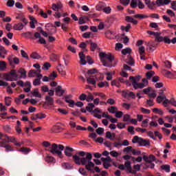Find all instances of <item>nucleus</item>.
Wrapping results in <instances>:
<instances>
[{"label":"nucleus","instance_id":"obj_34","mask_svg":"<svg viewBox=\"0 0 176 176\" xmlns=\"http://www.w3.org/2000/svg\"><path fill=\"white\" fill-rule=\"evenodd\" d=\"M118 111V107H110L108 108V111L113 114L117 113Z\"/></svg>","mask_w":176,"mask_h":176},{"label":"nucleus","instance_id":"obj_28","mask_svg":"<svg viewBox=\"0 0 176 176\" xmlns=\"http://www.w3.org/2000/svg\"><path fill=\"white\" fill-rule=\"evenodd\" d=\"M8 60H9V63H10V65H12V64H16V65H18L19 64V58H13L12 60L11 59V58H8Z\"/></svg>","mask_w":176,"mask_h":176},{"label":"nucleus","instance_id":"obj_3","mask_svg":"<svg viewBox=\"0 0 176 176\" xmlns=\"http://www.w3.org/2000/svg\"><path fill=\"white\" fill-rule=\"evenodd\" d=\"M100 60L103 65L106 67H113L115 65L113 64L114 61V56L111 54H107L104 52H100L99 54Z\"/></svg>","mask_w":176,"mask_h":176},{"label":"nucleus","instance_id":"obj_49","mask_svg":"<svg viewBox=\"0 0 176 176\" xmlns=\"http://www.w3.org/2000/svg\"><path fill=\"white\" fill-rule=\"evenodd\" d=\"M153 113H157V114H159L160 116H162L163 113H164V112H163L162 110L159 109H157V108H154V109H153Z\"/></svg>","mask_w":176,"mask_h":176},{"label":"nucleus","instance_id":"obj_40","mask_svg":"<svg viewBox=\"0 0 176 176\" xmlns=\"http://www.w3.org/2000/svg\"><path fill=\"white\" fill-rule=\"evenodd\" d=\"M30 57L36 60H38L41 58V56L36 52H33L32 54H30Z\"/></svg>","mask_w":176,"mask_h":176},{"label":"nucleus","instance_id":"obj_47","mask_svg":"<svg viewBox=\"0 0 176 176\" xmlns=\"http://www.w3.org/2000/svg\"><path fill=\"white\" fill-rule=\"evenodd\" d=\"M78 172L80 173V175L87 176L88 173H87V170L84 168H80L78 170Z\"/></svg>","mask_w":176,"mask_h":176},{"label":"nucleus","instance_id":"obj_59","mask_svg":"<svg viewBox=\"0 0 176 176\" xmlns=\"http://www.w3.org/2000/svg\"><path fill=\"white\" fill-rule=\"evenodd\" d=\"M126 64L129 65L130 66H133L135 65V61H133L131 56H129V59L128 61H126Z\"/></svg>","mask_w":176,"mask_h":176},{"label":"nucleus","instance_id":"obj_31","mask_svg":"<svg viewBox=\"0 0 176 176\" xmlns=\"http://www.w3.org/2000/svg\"><path fill=\"white\" fill-rule=\"evenodd\" d=\"M65 98H66L65 102L69 104V107L71 108H74V106L75 105L74 101L73 100H67V98H69V96H65Z\"/></svg>","mask_w":176,"mask_h":176},{"label":"nucleus","instance_id":"obj_18","mask_svg":"<svg viewBox=\"0 0 176 176\" xmlns=\"http://www.w3.org/2000/svg\"><path fill=\"white\" fill-rule=\"evenodd\" d=\"M140 79H141V76H131L129 77V80H131V82H132V85L135 84V83L139 82Z\"/></svg>","mask_w":176,"mask_h":176},{"label":"nucleus","instance_id":"obj_43","mask_svg":"<svg viewBox=\"0 0 176 176\" xmlns=\"http://www.w3.org/2000/svg\"><path fill=\"white\" fill-rule=\"evenodd\" d=\"M21 56L25 58L26 60H30V58L28 57V54L23 50H21Z\"/></svg>","mask_w":176,"mask_h":176},{"label":"nucleus","instance_id":"obj_55","mask_svg":"<svg viewBox=\"0 0 176 176\" xmlns=\"http://www.w3.org/2000/svg\"><path fill=\"white\" fill-rule=\"evenodd\" d=\"M140 111H142V113L148 115L151 113V111L148 109H146L144 107H140Z\"/></svg>","mask_w":176,"mask_h":176},{"label":"nucleus","instance_id":"obj_15","mask_svg":"<svg viewBox=\"0 0 176 176\" xmlns=\"http://www.w3.org/2000/svg\"><path fill=\"white\" fill-rule=\"evenodd\" d=\"M119 82H122V83H124V80L122 77H120L118 78V80H114L112 81L111 82V85H114L116 86L117 87H119Z\"/></svg>","mask_w":176,"mask_h":176},{"label":"nucleus","instance_id":"obj_38","mask_svg":"<svg viewBox=\"0 0 176 176\" xmlns=\"http://www.w3.org/2000/svg\"><path fill=\"white\" fill-rule=\"evenodd\" d=\"M162 170H165L166 173H170V166L169 165H162L161 166Z\"/></svg>","mask_w":176,"mask_h":176},{"label":"nucleus","instance_id":"obj_64","mask_svg":"<svg viewBox=\"0 0 176 176\" xmlns=\"http://www.w3.org/2000/svg\"><path fill=\"white\" fill-rule=\"evenodd\" d=\"M54 157H52V156H47V157H45V162H46L50 163V162H54Z\"/></svg>","mask_w":176,"mask_h":176},{"label":"nucleus","instance_id":"obj_30","mask_svg":"<svg viewBox=\"0 0 176 176\" xmlns=\"http://www.w3.org/2000/svg\"><path fill=\"white\" fill-rule=\"evenodd\" d=\"M134 18L135 19H139L140 20L142 19H148V16L144 14H137L134 15Z\"/></svg>","mask_w":176,"mask_h":176},{"label":"nucleus","instance_id":"obj_8","mask_svg":"<svg viewBox=\"0 0 176 176\" xmlns=\"http://www.w3.org/2000/svg\"><path fill=\"white\" fill-rule=\"evenodd\" d=\"M4 142L6 143H14V145L21 147L22 146V144H23V142H18L14 137H9L7 135H5Z\"/></svg>","mask_w":176,"mask_h":176},{"label":"nucleus","instance_id":"obj_44","mask_svg":"<svg viewBox=\"0 0 176 176\" xmlns=\"http://www.w3.org/2000/svg\"><path fill=\"white\" fill-rule=\"evenodd\" d=\"M151 90H152V87H149L141 91L140 93L144 94L145 95H148L151 91Z\"/></svg>","mask_w":176,"mask_h":176},{"label":"nucleus","instance_id":"obj_23","mask_svg":"<svg viewBox=\"0 0 176 176\" xmlns=\"http://www.w3.org/2000/svg\"><path fill=\"white\" fill-rule=\"evenodd\" d=\"M24 26L25 25L23 23H19L14 25L13 28H14V30H15L16 31H21L23 29Z\"/></svg>","mask_w":176,"mask_h":176},{"label":"nucleus","instance_id":"obj_21","mask_svg":"<svg viewBox=\"0 0 176 176\" xmlns=\"http://www.w3.org/2000/svg\"><path fill=\"white\" fill-rule=\"evenodd\" d=\"M88 21H89V18L87 16H80L79 18L78 24L79 25L85 24Z\"/></svg>","mask_w":176,"mask_h":176},{"label":"nucleus","instance_id":"obj_39","mask_svg":"<svg viewBox=\"0 0 176 176\" xmlns=\"http://www.w3.org/2000/svg\"><path fill=\"white\" fill-rule=\"evenodd\" d=\"M32 95L34 97L41 98V94H39L38 89H34V91L32 92Z\"/></svg>","mask_w":176,"mask_h":176},{"label":"nucleus","instance_id":"obj_29","mask_svg":"<svg viewBox=\"0 0 176 176\" xmlns=\"http://www.w3.org/2000/svg\"><path fill=\"white\" fill-rule=\"evenodd\" d=\"M63 168L65 170H71L73 168V166L69 162H65L62 164Z\"/></svg>","mask_w":176,"mask_h":176},{"label":"nucleus","instance_id":"obj_53","mask_svg":"<svg viewBox=\"0 0 176 176\" xmlns=\"http://www.w3.org/2000/svg\"><path fill=\"white\" fill-rule=\"evenodd\" d=\"M14 6V0H8L7 2V6L9 8H12Z\"/></svg>","mask_w":176,"mask_h":176},{"label":"nucleus","instance_id":"obj_13","mask_svg":"<svg viewBox=\"0 0 176 176\" xmlns=\"http://www.w3.org/2000/svg\"><path fill=\"white\" fill-rule=\"evenodd\" d=\"M79 58L80 65H85L87 64V61L85 60V54L82 52H79Z\"/></svg>","mask_w":176,"mask_h":176},{"label":"nucleus","instance_id":"obj_25","mask_svg":"<svg viewBox=\"0 0 176 176\" xmlns=\"http://www.w3.org/2000/svg\"><path fill=\"white\" fill-rule=\"evenodd\" d=\"M125 21L127 22H129V23H132L134 25L138 24V21L136 19H133V18L132 16H126L125 17Z\"/></svg>","mask_w":176,"mask_h":176},{"label":"nucleus","instance_id":"obj_58","mask_svg":"<svg viewBox=\"0 0 176 176\" xmlns=\"http://www.w3.org/2000/svg\"><path fill=\"white\" fill-rule=\"evenodd\" d=\"M108 86H109V84L107 82L98 83V87H99L100 88H103L104 87H108Z\"/></svg>","mask_w":176,"mask_h":176},{"label":"nucleus","instance_id":"obj_12","mask_svg":"<svg viewBox=\"0 0 176 176\" xmlns=\"http://www.w3.org/2000/svg\"><path fill=\"white\" fill-rule=\"evenodd\" d=\"M170 3V0H157L156 1V4L158 7H161L164 5H169Z\"/></svg>","mask_w":176,"mask_h":176},{"label":"nucleus","instance_id":"obj_20","mask_svg":"<svg viewBox=\"0 0 176 176\" xmlns=\"http://www.w3.org/2000/svg\"><path fill=\"white\" fill-rule=\"evenodd\" d=\"M105 37L108 39H115V34L111 30H107L104 33Z\"/></svg>","mask_w":176,"mask_h":176},{"label":"nucleus","instance_id":"obj_5","mask_svg":"<svg viewBox=\"0 0 176 176\" xmlns=\"http://www.w3.org/2000/svg\"><path fill=\"white\" fill-rule=\"evenodd\" d=\"M133 144H138L142 147L150 146V142L148 139L140 138L138 135H135L132 140Z\"/></svg>","mask_w":176,"mask_h":176},{"label":"nucleus","instance_id":"obj_36","mask_svg":"<svg viewBox=\"0 0 176 176\" xmlns=\"http://www.w3.org/2000/svg\"><path fill=\"white\" fill-rule=\"evenodd\" d=\"M60 130H61V126L58 125H55L52 128V132L55 133L60 132Z\"/></svg>","mask_w":176,"mask_h":176},{"label":"nucleus","instance_id":"obj_14","mask_svg":"<svg viewBox=\"0 0 176 176\" xmlns=\"http://www.w3.org/2000/svg\"><path fill=\"white\" fill-rule=\"evenodd\" d=\"M6 142L1 141L0 142V147L5 148L6 151L9 152L13 151V148H12V146L10 145H5Z\"/></svg>","mask_w":176,"mask_h":176},{"label":"nucleus","instance_id":"obj_37","mask_svg":"<svg viewBox=\"0 0 176 176\" xmlns=\"http://www.w3.org/2000/svg\"><path fill=\"white\" fill-rule=\"evenodd\" d=\"M23 35L25 38H29L30 39H34V37L33 36V34L31 32H25V33L23 34Z\"/></svg>","mask_w":176,"mask_h":176},{"label":"nucleus","instance_id":"obj_42","mask_svg":"<svg viewBox=\"0 0 176 176\" xmlns=\"http://www.w3.org/2000/svg\"><path fill=\"white\" fill-rule=\"evenodd\" d=\"M154 74H155V72L153 71L148 72L146 74V78H147V80H150L151 78H152Z\"/></svg>","mask_w":176,"mask_h":176},{"label":"nucleus","instance_id":"obj_57","mask_svg":"<svg viewBox=\"0 0 176 176\" xmlns=\"http://www.w3.org/2000/svg\"><path fill=\"white\" fill-rule=\"evenodd\" d=\"M109 155H111L113 157L116 158L119 156V153L116 152V151H113L109 153Z\"/></svg>","mask_w":176,"mask_h":176},{"label":"nucleus","instance_id":"obj_50","mask_svg":"<svg viewBox=\"0 0 176 176\" xmlns=\"http://www.w3.org/2000/svg\"><path fill=\"white\" fill-rule=\"evenodd\" d=\"M5 103L7 106L11 105V98L9 96L5 97Z\"/></svg>","mask_w":176,"mask_h":176},{"label":"nucleus","instance_id":"obj_22","mask_svg":"<svg viewBox=\"0 0 176 176\" xmlns=\"http://www.w3.org/2000/svg\"><path fill=\"white\" fill-rule=\"evenodd\" d=\"M86 43L91 44L90 50L91 52H94L98 47V44L93 43L91 40L86 41Z\"/></svg>","mask_w":176,"mask_h":176},{"label":"nucleus","instance_id":"obj_4","mask_svg":"<svg viewBox=\"0 0 176 176\" xmlns=\"http://www.w3.org/2000/svg\"><path fill=\"white\" fill-rule=\"evenodd\" d=\"M64 145L54 143L50 148V152L52 153V155H58L59 158H63L62 151H64Z\"/></svg>","mask_w":176,"mask_h":176},{"label":"nucleus","instance_id":"obj_1","mask_svg":"<svg viewBox=\"0 0 176 176\" xmlns=\"http://www.w3.org/2000/svg\"><path fill=\"white\" fill-rule=\"evenodd\" d=\"M79 155H72V159L76 165H83L87 170L90 171L92 173H100V170L98 166L94 168V163L91 162L93 159V155L91 153H85L84 151H80ZM94 168V169H92Z\"/></svg>","mask_w":176,"mask_h":176},{"label":"nucleus","instance_id":"obj_56","mask_svg":"<svg viewBox=\"0 0 176 176\" xmlns=\"http://www.w3.org/2000/svg\"><path fill=\"white\" fill-rule=\"evenodd\" d=\"M149 98H155L157 97L156 91L153 90V93L147 94Z\"/></svg>","mask_w":176,"mask_h":176},{"label":"nucleus","instance_id":"obj_27","mask_svg":"<svg viewBox=\"0 0 176 176\" xmlns=\"http://www.w3.org/2000/svg\"><path fill=\"white\" fill-rule=\"evenodd\" d=\"M45 100H46L47 102L49 103V105H50V106L54 105V98L52 97L49 96H45Z\"/></svg>","mask_w":176,"mask_h":176},{"label":"nucleus","instance_id":"obj_45","mask_svg":"<svg viewBox=\"0 0 176 176\" xmlns=\"http://www.w3.org/2000/svg\"><path fill=\"white\" fill-rule=\"evenodd\" d=\"M148 122H149V120L148 119H145L144 120H143L142 122L141 126L144 127V128L148 127Z\"/></svg>","mask_w":176,"mask_h":176},{"label":"nucleus","instance_id":"obj_32","mask_svg":"<svg viewBox=\"0 0 176 176\" xmlns=\"http://www.w3.org/2000/svg\"><path fill=\"white\" fill-rule=\"evenodd\" d=\"M131 52H132V50L131 48L126 47L124 50H122V54L125 56L126 54H131Z\"/></svg>","mask_w":176,"mask_h":176},{"label":"nucleus","instance_id":"obj_10","mask_svg":"<svg viewBox=\"0 0 176 176\" xmlns=\"http://www.w3.org/2000/svg\"><path fill=\"white\" fill-rule=\"evenodd\" d=\"M41 70H34V69H30L28 73L29 78H35L37 75L40 74Z\"/></svg>","mask_w":176,"mask_h":176},{"label":"nucleus","instance_id":"obj_16","mask_svg":"<svg viewBox=\"0 0 176 176\" xmlns=\"http://www.w3.org/2000/svg\"><path fill=\"white\" fill-rule=\"evenodd\" d=\"M63 8V5L61 4V2H58L56 4L53 3L52 4V10L54 12H58Z\"/></svg>","mask_w":176,"mask_h":176},{"label":"nucleus","instance_id":"obj_63","mask_svg":"<svg viewBox=\"0 0 176 176\" xmlns=\"http://www.w3.org/2000/svg\"><path fill=\"white\" fill-rule=\"evenodd\" d=\"M36 117L38 118V120H42V119H45L46 117L45 114H43L42 113L36 114Z\"/></svg>","mask_w":176,"mask_h":176},{"label":"nucleus","instance_id":"obj_17","mask_svg":"<svg viewBox=\"0 0 176 176\" xmlns=\"http://www.w3.org/2000/svg\"><path fill=\"white\" fill-rule=\"evenodd\" d=\"M74 151V148H70L69 146H66V148L65 150V155L68 157H72V152Z\"/></svg>","mask_w":176,"mask_h":176},{"label":"nucleus","instance_id":"obj_6","mask_svg":"<svg viewBox=\"0 0 176 176\" xmlns=\"http://www.w3.org/2000/svg\"><path fill=\"white\" fill-rule=\"evenodd\" d=\"M103 80V77L98 75H92L87 78V81L88 84H91L93 85H96V82L102 81Z\"/></svg>","mask_w":176,"mask_h":176},{"label":"nucleus","instance_id":"obj_7","mask_svg":"<svg viewBox=\"0 0 176 176\" xmlns=\"http://www.w3.org/2000/svg\"><path fill=\"white\" fill-rule=\"evenodd\" d=\"M142 159L146 163H149V164L147 165V168H154L155 164L153 163H152L153 162H155V160L154 155H149V157H147L146 155H143Z\"/></svg>","mask_w":176,"mask_h":176},{"label":"nucleus","instance_id":"obj_9","mask_svg":"<svg viewBox=\"0 0 176 176\" xmlns=\"http://www.w3.org/2000/svg\"><path fill=\"white\" fill-rule=\"evenodd\" d=\"M55 93L56 96L61 97L65 92V89H62L61 86H57L56 88H55Z\"/></svg>","mask_w":176,"mask_h":176},{"label":"nucleus","instance_id":"obj_52","mask_svg":"<svg viewBox=\"0 0 176 176\" xmlns=\"http://www.w3.org/2000/svg\"><path fill=\"white\" fill-rule=\"evenodd\" d=\"M133 150V147L131 146H129L128 147L124 148L123 151L124 153H129V152H131Z\"/></svg>","mask_w":176,"mask_h":176},{"label":"nucleus","instance_id":"obj_35","mask_svg":"<svg viewBox=\"0 0 176 176\" xmlns=\"http://www.w3.org/2000/svg\"><path fill=\"white\" fill-rule=\"evenodd\" d=\"M19 151L22 152L23 153H24L25 155H28L31 149L29 148H26V147H22Z\"/></svg>","mask_w":176,"mask_h":176},{"label":"nucleus","instance_id":"obj_33","mask_svg":"<svg viewBox=\"0 0 176 176\" xmlns=\"http://www.w3.org/2000/svg\"><path fill=\"white\" fill-rule=\"evenodd\" d=\"M6 63L5 61H0V72L6 71Z\"/></svg>","mask_w":176,"mask_h":176},{"label":"nucleus","instance_id":"obj_2","mask_svg":"<svg viewBox=\"0 0 176 176\" xmlns=\"http://www.w3.org/2000/svg\"><path fill=\"white\" fill-rule=\"evenodd\" d=\"M3 77L8 82L16 81L18 79L26 78L27 72L23 68L18 70L12 69L9 73H4Z\"/></svg>","mask_w":176,"mask_h":176},{"label":"nucleus","instance_id":"obj_62","mask_svg":"<svg viewBox=\"0 0 176 176\" xmlns=\"http://www.w3.org/2000/svg\"><path fill=\"white\" fill-rule=\"evenodd\" d=\"M87 96L85 94H82L80 95L79 96V100L80 101H85V100H87Z\"/></svg>","mask_w":176,"mask_h":176},{"label":"nucleus","instance_id":"obj_26","mask_svg":"<svg viewBox=\"0 0 176 176\" xmlns=\"http://www.w3.org/2000/svg\"><path fill=\"white\" fill-rule=\"evenodd\" d=\"M129 96V98H132L133 99L135 98V93L132 92V91H126L124 93V98H126V96Z\"/></svg>","mask_w":176,"mask_h":176},{"label":"nucleus","instance_id":"obj_61","mask_svg":"<svg viewBox=\"0 0 176 176\" xmlns=\"http://www.w3.org/2000/svg\"><path fill=\"white\" fill-rule=\"evenodd\" d=\"M96 131L98 135H101L104 133V128H98Z\"/></svg>","mask_w":176,"mask_h":176},{"label":"nucleus","instance_id":"obj_48","mask_svg":"<svg viewBox=\"0 0 176 176\" xmlns=\"http://www.w3.org/2000/svg\"><path fill=\"white\" fill-rule=\"evenodd\" d=\"M95 107V104L94 103H88V107H86V109L88 112L92 111Z\"/></svg>","mask_w":176,"mask_h":176},{"label":"nucleus","instance_id":"obj_24","mask_svg":"<svg viewBox=\"0 0 176 176\" xmlns=\"http://www.w3.org/2000/svg\"><path fill=\"white\" fill-rule=\"evenodd\" d=\"M105 8V3L103 2H99V3L97 4L96 6V10L101 12L104 8Z\"/></svg>","mask_w":176,"mask_h":176},{"label":"nucleus","instance_id":"obj_51","mask_svg":"<svg viewBox=\"0 0 176 176\" xmlns=\"http://www.w3.org/2000/svg\"><path fill=\"white\" fill-rule=\"evenodd\" d=\"M51 67L50 63L46 62L42 67V69L43 70H48L49 68Z\"/></svg>","mask_w":176,"mask_h":176},{"label":"nucleus","instance_id":"obj_19","mask_svg":"<svg viewBox=\"0 0 176 176\" xmlns=\"http://www.w3.org/2000/svg\"><path fill=\"white\" fill-rule=\"evenodd\" d=\"M133 89H135V90H137L138 89H144L146 85L144 82H136V83H133L132 84Z\"/></svg>","mask_w":176,"mask_h":176},{"label":"nucleus","instance_id":"obj_46","mask_svg":"<svg viewBox=\"0 0 176 176\" xmlns=\"http://www.w3.org/2000/svg\"><path fill=\"white\" fill-rule=\"evenodd\" d=\"M57 77V74L55 72H53L51 73L49 76L50 80H54V79Z\"/></svg>","mask_w":176,"mask_h":176},{"label":"nucleus","instance_id":"obj_11","mask_svg":"<svg viewBox=\"0 0 176 176\" xmlns=\"http://www.w3.org/2000/svg\"><path fill=\"white\" fill-rule=\"evenodd\" d=\"M125 168H126V170L129 171V173L132 174H135L136 170H133L131 168V162H126L124 164Z\"/></svg>","mask_w":176,"mask_h":176},{"label":"nucleus","instance_id":"obj_60","mask_svg":"<svg viewBox=\"0 0 176 176\" xmlns=\"http://www.w3.org/2000/svg\"><path fill=\"white\" fill-rule=\"evenodd\" d=\"M131 8H135L138 6V3L136 0H132L130 3Z\"/></svg>","mask_w":176,"mask_h":176},{"label":"nucleus","instance_id":"obj_41","mask_svg":"<svg viewBox=\"0 0 176 176\" xmlns=\"http://www.w3.org/2000/svg\"><path fill=\"white\" fill-rule=\"evenodd\" d=\"M131 28V24L126 25V26H121V30L125 31L126 32H129V29Z\"/></svg>","mask_w":176,"mask_h":176},{"label":"nucleus","instance_id":"obj_54","mask_svg":"<svg viewBox=\"0 0 176 176\" xmlns=\"http://www.w3.org/2000/svg\"><path fill=\"white\" fill-rule=\"evenodd\" d=\"M146 105H148L150 107L154 105V100L152 99L146 100Z\"/></svg>","mask_w":176,"mask_h":176}]
</instances>
